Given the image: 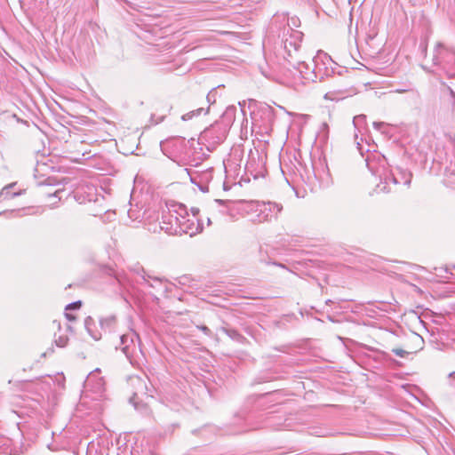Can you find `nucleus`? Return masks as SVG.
Here are the masks:
<instances>
[{"label": "nucleus", "instance_id": "nucleus-24", "mask_svg": "<svg viewBox=\"0 0 455 455\" xmlns=\"http://www.w3.org/2000/svg\"><path fill=\"white\" fill-rule=\"evenodd\" d=\"M103 387H104V380L102 379H100L96 382V390L97 391H101V390H103Z\"/></svg>", "mask_w": 455, "mask_h": 455}, {"label": "nucleus", "instance_id": "nucleus-11", "mask_svg": "<svg viewBox=\"0 0 455 455\" xmlns=\"http://www.w3.org/2000/svg\"><path fill=\"white\" fill-rule=\"evenodd\" d=\"M181 222L180 228L177 229L178 228L175 226V235H181L183 234H189L192 235L196 232L197 227L196 226L195 220L193 219H189L188 214L181 218Z\"/></svg>", "mask_w": 455, "mask_h": 455}, {"label": "nucleus", "instance_id": "nucleus-26", "mask_svg": "<svg viewBox=\"0 0 455 455\" xmlns=\"http://www.w3.org/2000/svg\"><path fill=\"white\" fill-rule=\"evenodd\" d=\"M324 98H325L326 100H335V99H336V98H334V97L332 96V92H327V93L325 94Z\"/></svg>", "mask_w": 455, "mask_h": 455}, {"label": "nucleus", "instance_id": "nucleus-1", "mask_svg": "<svg viewBox=\"0 0 455 455\" xmlns=\"http://www.w3.org/2000/svg\"><path fill=\"white\" fill-rule=\"evenodd\" d=\"M366 164L370 172L376 177H379V183L376 186L377 193H389L393 190L392 187L399 184L410 185L411 181V173L407 170L396 167L390 169L385 156L378 155L366 159Z\"/></svg>", "mask_w": 455, "mask_h": 455}, {"label": "nucleus", "instance_id": "nucleus-8", "mask_svg": "<svg viewBox=\"0 0 455 455\" xmlns=\"http://www.w3.org/2000/svg\"><path fill=\"white\" fill-rule=\"evenodd\" d=\"M289 63L295 70L294 76H298L301 84L316 82V76L314 75L313 67H310L305 60H302L300 55L296 56L292 62Z\"/></svg>", "mask_w": 455, "mask_h": 455}, {"label": "nucleus", "instance_id": "nucleus-31", "mask_svg": "<svg viewBox=\"0 0 455 455\" xmlns=\"http://www.w3.org/2000/svg\"><path fill=\"white\" fill-rule=\"evenodd\" d=\"M420 15H421L422 19H424L425 25L428 26L429 25V20L425 18V14L422 12Z\"/></svg>", "mask_w": 455, "mask_h": 455}, {"label": "nucleus", "instance_id": "nucleus-7", "mask_svg": "<svg viewBox=\"0 0 455 455\" xmlns=\"http://www.w3.org/2000/svg\"><path fill=\"white\" fill-rule=\"evenodd\" d=\"M136 341H140V337L133 331L120 336V349L131 363H133L135 354L138 349L140 350V346Z\"/></svg>", "mask_w": 455, "mask_h": 455}, {"label": "nucleus", "instance_id": "nucleus-21", "mask_svg": "<svg viewBox=\"0 0 455 455\" xmlns=\"http://www.w3.org/2000/svg\"><path fill=\"white\" fill-rule=\"evenodd\" d=\"M100 369H96L94 371L91 372L86 379V385L90 386L92 382L94 380V378L96 377V372H99Z\"/></svg>", "mask_w": 455, "mask_h": 455}, {"label": "nucleus", "instance_id": "nucleus-39", "mask_svg": "<svg viewBox=\"0 0 455 455\" xmlns=\"http://www.w3.org/2000/svg\"><path fill=\"white\" fill-rule=\"evenodd\" d=\"M274 264H275V265H277V266H279V267H283L282 264H275V263H274Z\"/></svg>", "mask_w": 455, "mask_h": 455}, {"label": "nucleus", "instance_id": "nucleus-36", "mask_svg": "<svg viewBox=\"0 0 455 455\" xmlns=\"http://www.w3.org/2000/svg\"><path fill=\"white\" fill-rule=\"evenodd\" d=\"M8 194H9V192L4 193V190H3V191L0 193V196H3V195H8Z\"/></svg>", "mask_w": 455, "mask_h": 455}, {"label": "nucleus", "instance_id": "nucleus-14", "mask_svg": "<svg viewBox=\"0 0 455 455\" xmlns=\"http://www.w3.org/2000/svg\"><path fill=\"white\" fill-rule=\"evenodd\" d=\"M208 110L209 108H198L195 110H192V111H189L186 114H184L182 116H181V119L183 121H188V120H191L192 118H194L195 116H201L202 114H207L208 113Z\"/></svg>", "mask_w": 455, "mask_h": 455}, {"label": "nucleus", "instance_id": "nucleus-25", "mask_svg": "<svg viewBox=\"0 0 455 455\" xmlns=\"http://www.w3.org/2000/svg\"><path fill=\"white\" fill-rule=\"evenodd\" d=\"M197 328L204 331L206 335L212 334L211 330L205 325L197 326Z\"/></svg>", "mask_w": 455, "mask_h": 455}, {"label": "nucleus", "instance_id": "nucleus-29", "mask_svg": "<svg viewBox=\"0 0 455 455\" xmlns=\"http://www.w3.org/2000/svg\"><path fill=\"white\" fill-rule=\"evenodd\" d=\"M164 119V116H159L156 120H155V124H159L161 122H163Z\"/></svg>", "mask_w": 455, "mask_h": 455}, {"label": "nucleus", "instance_id": "nucleus-33", "mask_svg": "<svg viewBox=\"0 0 455 455\" xmlns=\"http://www.w3.org/2000/svg\"><path fill=\"white\" fill-rule=\"evenodd\" d=\"M451 95H452V97L454 98V100H453V102H452V108H453V109L455 110V94H454V92H451Z\"/></svg>", "mask_w": 455, "mask_h": 455}, {"label": "nucleus", "instance_id": "nucleus-4", "mask_svg": "<svg viewBox=\"0 0 455 455\" xmlns=\"http://www.w3.org/2000/svg\"><path fill=\"white\" fill-rule=\"evenodd\" d=\"M167 210L163 211L162 220L160 228L165 233L175 235V226L180 228L181 218L188 215V211L185 205L178 203H171L166 205Z\"/></svg>", "mask_w": 455, "mask_h": 455}, {"label": "nucleus", "instance_id": "nucleus-13", "mask_svg": "<svg viewBox=\"0 0 455 455\" xmlns=\"http://www.w3.org/2000/svg\"><path fill=\"white\" fill-rule=\"evenodd\" d=\"M116 323V318L113 315H108L100 320V327L103 330L108 331H111L115 328Z\"/></svg>", "mask_w": 455, "mask_h": 455}, {"label": "nucleus", "instance_id": "nucleus-27", "mask_svg": "<svg viewBox=\"0 0 455 455\" xmlns=\"http://www.w3.org/2000/svg\"><path fill=\"white\" fill-rule=\"evenodd\" d=\"M66 317L68 321H74L76 320V316L72 314H69V313H66Z\"/></svg>", "mask_w": 455, "mask_h": 455}, {"label": "nucleus", "instance_id": "nucleus-34", "mask_svg": "<svg viewBox=\"0 0 455 455\" xmlns=\"http://www.w3.org/2000/svg\"><path fill=\"white\" fill-rule=\"evenodd\" d=\"M339 93H340V98H344L346 96L347 92L341 91V92H339Z\"/></svg>", "mask_w": 455, "mask_h": 455}, {"label": "nucleus", "instance_id": "nucleus-28", "mask_svg": "<svg viewBox=\"0 0 455 455\" xmlns=\"http://www.w3.org/2000/svg\"><path fill=\"white\" fill-rule=\"evenodd\" d=\"M214 90H215V89H213L212 91H214ZM207 99H208V100H209V101L211 100V99H213V101H215V99H214V92H209V93H208V95H207Z\"/></svg>", "mask_w": 455, "mask_h": 455}, {"label": "nucleus", "instance_id": "nucleus-37", "mask_svg": "<svg viewBox=\"0 0 455 455\" xmlns=\"http://www.w3.org/2000/svg\"><path fill=\"white\" fill-rule=\"evenodd\" d=\"M137 395H138L137 393H134V394H133V397H132V398H131V400H133V399L137 396Z\"/></svg>", "mask_w": 455, "mask_h": 455}, {"label": "nucleus", "instance_id": "nucleus-32", "mask_svg": "<svg viewBox=\"0 0 455 455\" xmlns=\"http://www.w3.org/2000/svg\"><path fill=\"white\" fill-rule=\"evenodd\" d=\"M395 92H399V93H403V92H408V90L407 89L399 88V89H396Z\"/></svg>", "mask_w": 455, "mask_h": 455}, {"label": "nucleus", "instance_id": "nucleus-6", "mask_svg": "<svg viewBox=\"0 0 455 455\" xmlns=\"http://www.w3.org/2000/svg\"><path fill=\"white\" fill-rule=\"evenodd\" d=\"M314 75L316 81H322L324 77L331 76L335 72L336 63L325 52L319 51L312 60Z\"/></svg>", "mask_w": 455, "mask_h": 455}, {"label": "nucleus", "instance_id": "nucleus-12", "mask_svg": "<svg viewBox=\"0 0 455 455\" xmlns=\"http://www.w3.org/2000/svg\"><path fill=\"white\" fill-rule=\"evenodd\" d=\"M444 393L449 399L455 398V371L449 373Z\"/></svg>", "mask_w": 455, "mask_h": 455}, {"label": "nucleus", "instance_id": "nucleus-22", "mask_svg": "<svg viewBox=\"0 0 455 455\" xmlns=\"http://www.w3.org/2000/svg\"><path fill=\"white\" fill-rule=\"evenodd\" d=\"M387 124L384 122H374L373 123V127L378 130V131H381L384 132V131L382 130L384 127H387Z\"/></svg>", "mask_w": 455, "mask_h": 455}, {"label": "nucleus", "instance_id": "nucleus-35", "mask_svg": "<svg viewBox=\"0 0 455 455\" xmlns=\"http://www.w3.org/2000/svg\"><path fill=\"white\" fill-rule=\"evenodd\" d=\"M199 211L196 209V210H194L192 209V212H193V215L196 216V214Z\"/></svg>", "mask_w": 455, "mask_h": 455}, {"label": "nucleus", "instance_id": "nucleus-23", "mask_svg": "<svg viewBox=\"0 0 455 455\" xmlns=\"http://www.w3.org/2000/svg\"><path fill=\"white\" fill-rule=\"evenodd\" d=\"M226 332L232 339H238L241 337V335L236 331L234 330H226Z\"/></svg>", "mask_w": 455, "mask_h": 455}, {"label": "nucleus", "instance_id": "nucleus-38", "mask_svg": "<svg viewBox=\"0 0 455 455\" xmlns=\"http://www.w3.org/2000/svg\"><path fill=\"white\" fill-rule=\"evenodd\" d=\"M91 320V317H88L86 320H85V324H87L88 321Z\"/></svg>", "mask_w": 455, "mask_h": 455}, {"label": "nucleus", "instance_id": "nucleus-9", "mask_svg": "<svg viewBox=\"0 0 455 455\" xmlns=\"http://www.w3.org/2000/svg\"><path fill=\"white\" fill-rule=\"evenodd\" d=\"M444 57H449L451 60H454V63L446 71L449 78L455 77V52L449 51L446 49L442 44H437L433 56V61L435 65H440L444 59Z\"/></svg>", "mask_w": 455, "mask_h": 455}, {"label": "nucleus", "instance_id": "nucleus-20", "mask_svg": "<svg viewBox=\"0 0 455 455\" xmlns=\"http://www.w3.org/2000/svg\"><path fill=\"white\" fill-rule=\"evenodd\" d=\"M412 339H413V342L416 343L419 347V349H421L422 344L424 343L422 338L419 335L414 333L412 335Z\"/></svg>", "mask_w": 455, "mask_h": 455}, {"label": "nucleus", "instance_id": "nucleus-3", "mask_svg": "<svg viewBox=\"0 0 455 455\" xmlns=\"http://www.w3.org/2000/svg\"><path fill=\"white\" fill-rule=\"evenodd\" d=\"M219 205H225L226 211L223 213L233 216V212L251 215V220L258 223L270 221L276 219L283 211V205L275 202L259 201H224L216 199Z\"/></svg>", "mask_w": 455, "mask_h": 455}, {"label": "nucleus", "instance_id": "nucleus-10", "mask_svg": "<svg viewBox=\"0 0 455 455\" xmlns=\"http://www.w3.org/2000/svg\"><path fill=\"white\" fill-rule=\"evenodd\" d=\"M212 173V168H207L201 172L190 174V180L193 184L196 185L201 191L207 192L209 190L208 183L213 177Z\"/></svg>", "mask_w": 455, "mask_h": 455}, {"label": "nucleus", "instance_id": "nucleus-15", "mask_svg": "<svg viewBox=\"0 0 455 455\" xmlns=\"http://www.w3.org/2000/svg\"><path fill=\"white\" fill-rule=\"evenodd\" d=\"M365 119L366 116L364 115H359L354 117L353 124L358 132H361V130L363 128Z\"/></svg>", "mask_w": 455, "mask_h": 455}, {"label": "nucleus", "instance_id": "nucleus-2", "mask_svg": "<svg viewBox=\"0 0 455 455\" xmlns=\"http://www.w3.org/2000/svg\"><path fill=\"white\" fill-rule=\"evenodd\" d=\"M299 24L297 18H289L285 14L275 15L272 21V25L279 30L278 36L281 37L278 54L288 62H292L296 56L300 55L303 33L294 28Z\"/></svg>", "mask_w": 455, "mask_h": 455}, {"label": "nucleus", "instance_id": "nucleus-16", "mask_svg": "<svg viewBox=\"0 0 455 455\" xmlns=\"http://www.w3.org/2000/svg\"><path fill=\"white\" fill-rule=\"evenodd\" d=\"M68 342V338L66 335H60L55 339V344L60 347H64Z\"/></svg>", "mask_w": 455, "mask_h": 455}, {"label": "nucleus", "instance_id": "nucleus-5", "mask_svg": "<svg viewBox=\"0 0 455 455\" xmlns=\"http://www.w3.org/2000/svg\"><path fill=\"white\" fill-rule=\"evenodd\" d=\"M228 132L227 125L216 123L201 133L199 140L209 151H212L226 140Z\"/></svg>", "mask_w": 455, "mask_h": 455}, {"label": "nucleus", "instance_id": "nucleus-19", "mask_svg": "<svg viewBox=\"0 0 455 455\" xmlns=\"http://www.w3.org/2000/svg\"><path fill=\"white\" fill-rule=\"evenodd\" d=\"M64 190L62 189H56L54 192H47V195L48 196H54V197H58L59 200H61L62 199V194H63Z\"/></svg>", "mask_w": 455, "mask_h": 455}, {"label": "nucleus", "instance_id": "nucleus-30", "mask_svg": "<svg viewBox=\"0 0 455 455\" xmlns=\"http://www.w3.org/2000/svg\"><path fill=\"white\" fill-rule=\"evenodd\" d=\"M132 381L133 382V384L135 382H137L138 384H142V380L140 378H134L132 379Z\"/></svg>", "mask_w": 455, "mask_h": 455}, {"label": "nucleus", "instance_id": "nucleus-17", "mask_svg": "<svg viewBox=\"0 0 455 455\" xmlns=\"http://www.w3.org/2000/svg\"><path fill=\"white\" fill-rule=\"evenodd\" d=\"M392 352L399 356V357H402V358H404L406 357L408 355H410L411 352H409V351H406V350H403L402 348H393L392 349Z\"/></svg>", "mask_w": 455, "mask_h": 455}, {"label": "nucleus", "instance_id": "nucleus-18", "mask_svg": "<svg viewBox=\"0 0 455 455\" xmlns=\"http://www.w3.org/2000/svg\"><path fill=\"white\" fill-rule=\"evenodd\" d=\"M82 305V302L80 300L78 301H75V302H72V303H69L66 306V311L67 310H71V309H78L80 308Z\"/></svg>", "mask_w": 455, "mask_h": 455}]
</instances>
